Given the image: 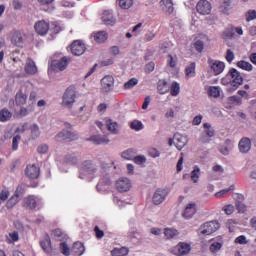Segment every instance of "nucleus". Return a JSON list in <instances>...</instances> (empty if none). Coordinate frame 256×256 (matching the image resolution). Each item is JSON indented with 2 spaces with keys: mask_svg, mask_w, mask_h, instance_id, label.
Returning <instances> with one entry per match:
<instances>
[{
  "mask_svg": "<svg viewBox=\"0 0 256 256\" xmlns=\"http://www.w3.org/2000/svg\"><path fill=\"white\" fill-rule=\"evenodd\" d=\"M221 83L224 86L230 85L234 89H239L243 85V76L241 72L235 68H231L228 73L221 79Z\"/></svg>",
  "mask_w": 256,
  "mask_h": 256,
  "instance_id": "1",
  "label": "nucleus"
},
{
  "mask_svg": "<svg viewBox=\"0 0 256 256\" xmlns=\"http://www.w3.org/2000/svg\"><path fill=\"white\" fill-rule=\"evenodd\" d=\"M65 71V55L63 53H56L52 56L51 61L48 62V75Z\"/></svg>",
  "mask_w": 256,
  "mask_h": 256,
  "instance_id": "2",
  "label": "nucleus"
},
{
  "mask_svg": "<svg viewBox=\"0 0 256 256\" xmlns=\"http://www.w3.org/2000/svg\"><path fill=\"white\" fill-rule=\"evenodd\" d=\"M207 63L211 73H213L215 77H217V75H221V73L225 71V62L223 61L208 58Z\"/></svg>",
  "mask_w": 256,
  "mask_h": 256,
  "instance_id": "3",
  "label": "nucleus"
},
{
  "mask_svg": "<svg viewBox=\"0 0 256 256\" xmlns=\"http://www.w3.org/2000/svg\"><path fill=\"white\" fill-rule=\"evenodd\" d=\"M70 51L75 57H81L87 51V45L83 40H74L70 45Z\"/></svg>",
  "mask_w": 256,
  "mask_h": 256,
  "instance_id": "4",
  "label": "nucleus"
},
{
  "mask_svg": "<svg viewBox=\"0 0 256 256\" xmlns=\"http://www.w3.org/2000/svg\"><path fill=\"white\" fill-rule=\"evenodd\" d=\"M115 86V78L111 75L104 76L101 79V93L107 95L113 91V87Z\"/></svg>",
  "mask_w": 256,
  "mask_h": 256,
  "instance_id": "5",
  "label": "nucleus"
},
{
  "mask_svg": "<svg viewBox=\"0 0 256 256\" xmlns=\"http://www.w3.org/2000/svg\"><path fill=\"white\" fill-rule=\"evenodd\" d=\"M75 99H77V88L75 85H71L66 89L65 107L71 109L73 103H75Z\"/></svg>",
  "mask_w": 256,
  "mask_h": 256,
  "instance_id": "6",
  "label": "nucleus"
},
{
  "mask_svg": "<svg viewBox=\"0 0 256 256\" xmlns=\"http://www.w3.org/2000/svg\"><path fill=\"white\" fill-rule=\"evenodd\" d=\"M23 195H25V190L23 187L18 186L14 195L11 196V198L6 203L7 209H13V207L17 205L19 201H21V197H23Z\"/></svg>",
  "mask_w": 256,
  "mask_h": 256,
  "instance_id": "7",
  "label": "nucleus"
},
{
  "mask_svg": "<svg viewBox=\"0 0 256 256\" xmlns=\"http://www.w3.org/2000/svg\"><path fill=\"white\" fill-rule=\"evenodd\" d=\"M167 195H169V188H158L152 197L154 205H161L167 199Z\"/></svg>",
  "mask_w": 256,
  "mask_h": 256,
  "instance_id": "8",
  "label": "nucleus"
},
{
  "mask_svg": "<svg viewBox=\"0 0 256 256\" xmlns=\"http://www.w3.org/2000/svg\"><path fill=\"white\" fill-rule=\"evenodd\" d=\"M218 229L219 224L217 221L206 222L200 227V235H212Z\"/></svg>",
  "mask_w": 256,
  "mask_h": 256,
  "instance_id": "9",
  "label": "nucleus"
},
{
  "mask_svg": "<svg viewBox=\"0 0 256 256\" xmlns=\"http://www.w3.org/2000/svg\"><path fill=\"white\" fill-rule=\"evenodd\" d=\"M211 9H213V7L211 6V2L207 0H200L196 4L197 13H199L200 15H209L211 13Z\"/></svg>",
  "mask_w": 256,
  "mask_h": 256,
  "instance_id": "10",
  "label": "nucleus"
},
{
  "mask_svg": "<svg viewBox=\"0 0 256 256\" xmlns=\"http://www.w3.org/2000/svg\"><path fill=\"white\" fill-rule=\"evenodd\" d=\"M174 255L183 256L191 252V245L185 242L178 243L172 250Z\"/></svg>",
  "mask_w": 256,
  "mask_h": 256,
  "instance_id": "11",
  "label": "nucleus"
},
{
  "mask_svg": "<svg viewBox=\"0 0 256 256\" xmlns=\"http://www.w3.org/2000/svg\"><path fill=\"white\" fill-rule=\"evenodd\" d=\"M116 189L120 193H127L131 189V180L122 177L116 181Z\"/></svg>",
  "mask_w": 256,
  "mask_h": 256,
  "instance_id": "12",
  "label": "nucleus"
},
{
  "mask_svg": "<svg viewBox=\"0 0 256 256\" xmlns=\"http://www.w3.org/2000/svg\"><path fill=\"white\" fill-rule=\"evenodd\" d=\"M41 204V198L37 196H28L24 199V207H26V209H36V207Z\"/></svg>",
  "mask_w": 256,
  "mask_h": 256,
  "instance_id": "13",
  "label": "nucleus"
},
{
  "mask_svg": "<svg viewBox=\"0 0 256 256\" xmlns=\"http://www.w3.org/2000/svg\"><path fill=\"white\" fill-rule=\"evenodd\" d=\"M34 29L38 35L44 36L46 33H49V23L45 20H39L35 23Z\"/></svg>",
  "mask_w": 256,
  "mask_h": 256,
  "instance_id": "14",
  "label": "nucleus"
},
{
  "mask_svg": "<svg viewBox=\"0 0 256 256\" xmlns=\"http://www.w3.org/2000/svg\"><path fill=\"white\" fill-rule=\"evenodd\" d=\"M25 174L29 179H38L40 174V169L35 164H30L26 167Z\"/></svg>",
  "mask_w": 256,
  "mask_h": 256,
  "instance_id": "15",
  "label": "nucleus"
},
{
  "mask_svg": "<svg viewBox=\"0 0 256 256\" xmlns=\"http://www.w3.org/2000/svg\"><path fill=\"white\" fill-rule=\"evenodd\" d=\"M52 237H54L56 241H61L60 250L62 255H65V242L63 241V239H65V234L61 232L60 229H55L52 231Z\"/></svg>",
  "mask_w": 256,
  "mask_h": 256,
  "instance_id": "16",
  "label": "nucleus"
},
{
  "mask_svg": "<svg viewBox=\"0 0 256 256\" xmlns=\"http://www.w3.org/2000/svg\"><path fill=\"white\" fill-rule=\"evenodd\" d=\"M157 91L159 95H167V93L170 91L169 82H167L165 79L158 80Z\"/></svg>",
  "mask_w": 256,
  "mask_h": 256,
  "instance_id": "17",
  "label": "nucleus"
},
{
  "mask_svg": "<svg viewBox=\"0 0 256 256\" xmlns=\"http://www.w3.org/2000/svg\"><path fill=\"white\" fill-rule=\"evenodd\" d=\"M197 213V204L189 203L183 213L184 219H191Z\"/></svg>",
  "mask_w": 256,
  "mask_h": 256,
  "instance_id": "18",
  "label": "nucleus"
},
{
  "mask_svg": "<svg viewBox=\"0 0 256 256\" xmlns=\"http://www.w3.org/2000/svg\"><path fill=\"white\" fill-rule=\"evenodd\" d=\"M174 145L178 151H181L185 145H187V138H185L181 134H175L174 135Z\"/></svg>",
  "mask_w": 256,
  "mask_h": 256,
  "instance_id": "19",
  "label": "nucleus"
},
{
  "mask_svg": "<svg viewBox=\"0 0 256 256\" xmlns=\"http://www.w3.org/2000/svg\"><path fill=\"white\" fill-rule=\"evenodd\" d=\"M80 171H82V173H88V175H93L97 169L93 166L91 161L86 160L82 163Z\"/></svg>",
  "mask_w": 256,
  "mask_h": 256,
  "instance_id": "20",
  "label": "nucleus"
},
{
  "mask_svg": "<svg viewBox=\"0 0 256 256\" xmlns=\"http://www.w3.org/2000/svg\"><path fill=\"white\" fill-rule=\"evenodd\" d=\"M91 37L95 41V43H105L109 35L105 31H98L92 33Z\"/></svg>",
  "mask_w": 256,
  "mask_h": 256,
  "instance_id": "21",
  "label": "nucleus"
},
{
  "mask_svg": "<svg viewBox=\"0 0 256 256\" xmlns=\"http://www.w3.org/2000/svg\"><path fill=\"white\" fill-rule=\"evenodd\" d=\"M238 147L241 153H249L251 151V140L249 138H242Z\"/></svg>",
  "mask_w": 256,
  "mask_h": 256,
  "instance_id": "22",
  "label": "nucleus"
},
{
  "mask_svg": "<svg viewBox=\"0 0 256 256\" xmlns=\"http://www.w3.org/2000/svg\"><path fill=\"white\" fill-rule=\"evenodd\" d=\"M88 141H91L94 145H107L109 138H107V136L94 135L91 136Z\"/></svg>",
  "mask_w": 256,
  "mask_h": 256,
  "instance_id": "23",
  "label": "nucleus"
},
{
  "mask_svg": "<svg viewBox=\"0 0 256 256\" xmlns=\"http://www.w3.org/2000/svg\"><path fill=\"white\" fill-rule=\"evenodd\" d=\"M102 21L104 25H115V17H113V13L109 10L103 12Z\"/></svg>",
  "mask_w": 256,
  "mask_h": 256,
  "instance_id": "24",
  "label": "nucleus"
},
{
  "mask_svg": "<svg viewBox=\"0 0 256 256\" xmlns=\"http://www.w3.org/2000/svg\"><path fill=\"white\" fill-rule=\"evenodd\" d=\"M11 43L12 45H16V47H23V34L19 31L14 32L11 38Z\"/></svg>",
  "mask_w": 256,
  "mask_h": 256,
  "instance_id": "25",
  "label": "nucleus"
},
{
  "mask_svg": "<svg viewBox=\"0 0 256 256\" xmlns=\"http://www.w3.org/2000/svg\"><path fill=\"white\" fill-rule=\"evenodd\" d=\"M65 127L66 129H68L66 130L65 134L66 141H77L79 136L77 135V133L73 132V129H71V124L66 123Z\"/></svg>",
  "mask_w": 256,
  "mask_h": 256,
  "instance_id": "26",
  "label": "nucleus"
},
{
  "mask_svg": "<svg viewBox=\"0 0 256 256\" xmlns=\"http://www.w3.org/2000/svg\"><path fill=\"white\" fill-rule=\"evenodd\" d=\"M72 253L77 256H81L85 253V245L81 242H75L72 246Z\"/></svg>",
  "mask_w": 256,
  "mask_h": 256,
  "instance_id": "27",
  "label": "nucleus"
},
{
  "mask_svg": "<svg viewBox=\"0 0 256 256\" xmlns=\"http://www.w3.org/2000/svg\"><path fill=\"white\" fill-rule=\"evenodd\" d=\"M25 72L28 73V75H35V73H37V66L35 65V62L33 60H27Z\"/></svg>",
  "mask_w": 256,
  "mask_h": 256,
  "instance_id": "28",
  "label": "nucleus"
},
{
  "mask_svg": "<svg viewBox=\"0 0 256 256\" xmlns=\"http://www.w3.org/2000/svg\"><path fill=\"white\" fill-rule=\"evenodd\" d=\"M160 3H161V5H163V7H162L163 11L168 13V15H171V13H173V11H175V8L173 7L172 0H161Z\"/></svg>",
  "mask_w": 256,
  "mask_h": 256,
  "instance_id": "29",
  "label": "nucleus"
},
{
  "mask_svg": "<svg viewBox=\"0 0 256 256\" xmlns=\"http://www.w3.org/2000/svg\"><path fill=\"white\" fill-rule=\"evenodd\" d=\"M135 155H137V150L129 148L122 152L121 157L122 159H126L127 161H133Z\"/></svg>",
  "mask_w": 256,
  "mask_h": 256,
  "instance_id": "30",
  "label": "nucleus"
},
{
  "mask_svg": "<svg viewBox=\"0 0 256 256\" xmlns=\"http://www.w3.org/2000/svg\"><path fill=\"white\" fill-rule=\"evenodd\" d=\"M105 124L107 126L108 131H110L111 133H119V124L117 122L112 121L111 119H107L105 121Z\"/></svg>",
  "mask_w": 256,
  "mask_h": 256,
  "instance_id": "31",
  "label": "nucleus"
},
{
  "mask_svg": "<svg viewBox=\"0 0 256 256\" xmlns=\"http://www.w3.org/2000/svg\"><path fill=\"white\" fill-rule=\"evenodd\" d=\"M197 65L195 64V62H191L186 68H185V76L187 77V79L191 78V77H195V75L197 74L195 72Z\"/></svg>",
  "mask_w": 256,
  "mask_h": 256,
  "instance_id": "32",
  "label": "nucleus"
},
{
  "mask_svg": "<svg viewBox=\"0 0 256 256\" xmlns=\"http://www.w3.org/2000/svg\"><path fill=\"white\" fill-rule=\"evenodd\" d=\"M40 245L45 253H51V238L45 236L44 240L40 241Z\"/></svg>",
  "mask_w": 256,
  "mask_h": 256,
  "instance_id": "33",
  "label": "nucleus"
},
{
  "mask_svg": "<svg viewBox=\"0 0 256 256\" xmlns=\"http://www.w3.org/2000/svg\"><path fill=\"white\" fill-rule=\"evenodd\" d=\"M112 256H127L129 255V248L122 247V248H114L111 251Z\"/></svg>",
  "mask_w": 256,
  "mask_h": 256,
  "instance_id": "34",
  "label": "nucleus"
},
{
  "mask_svg": "<svg viewBox=\"0 0 256 256\" xmlns=\"http://www.w3.org/2000/svg\"><path fill=\"white\" fill-rule=\"evenodd\" d=\"M30 137L31 139H39V137L41 136V130L39 129V125L37 124H32L30 126Z\"/></svg>",
  "mask_w": 256,
  "mask_h": 256,
  "instance_id": "35",
  "label": "nucleus"
},
{
  "mask_svg": "<svg viewBox=\"0 0 256 256\" xmlns=\"http://www.w3.org/2000/svg\"><path fill=\"white\" fill-rule=\"evenodd\" d=\"M236 65L243 71H253V65L245 60L238 61Z\"/></svg>",
  "mask_w": 256,
  "mask_h": 256,
  "instance_id": "36",
  "label": "nucleus"
},
{
  "mask_svg": "<svg viewBox=\"0 0 256 256\" xmlns=\"http://www.w3.org/2000/svg\"><path fill=\"white\" fill-rule=\"evenodd\" d=\"M169 91L172 97H177V95L181 93V86L179 85L178 82H172Z\"/></svg>",
  "mask_w": 256,
  "mask_h": 256,
  "instance_id": "37",
  "label": "nucleus"
},
{
  "mask_svg": "<svg viewBox=\"0 0 256 256\" xmlns=\"http://www.w3.org/2000/svg\"><path fill=\"white\" fill-rule=\"evenodd\" d=\"M15 101L18 105H25L27 103V95L23 94V91H19L16 94Z\"/></svg>",
  "mask_w": 256,
  "mask_h": 256,
  "instance_id": "38",
  "label": "nucleus"
},
{
  "mask_svg": "<svg viewBox=\"0 0 256 256\" xmlns=\"http://www.w3.org/2000/svg\"><path fill=\"white\" fill-rule=\"evenodd\" d=\"M164 235H165L166 239H173L174 237H177V235H179V231H177V229H173V228H166L164 230Z\"/></svg>",
  "mask_w": 256,
  "mask_h": 256,
  "instance_id": "39",
  "label": "nucleus"
},
{
  "mask_svg": "<svg viewBox=\"0 0 256 256\" xmlns=\"http://www.w3.org/2000/svg\"><path fill=\"white\" fill-rule=\"evenodd\" d=\"M199 177H201V169H199L198 166H195L193 171L191 172V179L193 183H198Z\"/></svg>",
  "mask_w": 256,
  "mask_h": 256,
  "instance_id": "40",
  "label": "nucleus"
},
{
  "mask_svg": "<svg viewBox=\"0 0 256 256\" xmlns=\"http://www.w3.org/2000/svg\"><path fill=\"white\" fill-rule=\"evenodd\" d=\"M11 112H9V110L7 109H3L0 111V121L2 123H5L6 121H9V119L11 118Z\"/></svg>",
  "mask_w": 256,
  "mask_h": 256,
  "instance_id": "41",
  "label": "nucleus"
},
{
  "mask_svg": "<svg viewBox=\"0 0 256 256\" xmlns=\"http://www.w3.org/2000/svg\"><path fill=\"white\" fill-rule=\"evenodd\" d=\"M222 247H223V243L215 241L210 245L209 250L211 253H219Z\"/></svg>",
  "mask_w": 256,
  "mask_h": 256,
  "instance_id": "42",
  "label": "nucleus"
},
{
  "mask_svg": "<svg viewBox=\"0 0 256 256\" xmlns=\"http://www.w3.org/2000/svg\"><path fill=\"white\" fill-rule=\"evenodd\" d=\"M121 9H131L133 7V0H118Z\"/></svg>",
  "mask_w": 256,
  "mask_h": 256,
  "instance_id": "43",
  "label": "nucleus"
},
{
  "mask_svg": "<svg viewBox=\"0 0 256 256\" xmlns=\"http://www.w3.org/2000/svg\"><path fill=\"white\" fill-rule=\"evenodd\" d=\"M204 129H206L203 133L206 134L208 137H215V130L211 128L209 123L203 124Z\"/></svg>",
  "mask_w": 256,
  "mask_h": 256,
  "instance_id": "44",
  "label": "nucleus"
},
{
  "mask_svg": "<svg viewBox=\"0 0 256 256\" xmlns=\"http://www.w3.org/2000/svg\"><path fill=\"white\" fill-rule=\"evenodd\" d=\"M130 128L133 129V131H141L143 129V122L134 120L131 122Z\"/></svg>",
  "mask_w": 256,
  "mask_h": 256,
  "instance_id": "45",
  "label": "nucleus"
},
{
  "mask_svg": "<svg viewBox=\"0 0 256 256\" xmlns=\"http://www.w3.org/2000/svg\"><path fill=\"white\" fill-rule=\"evenodd\" d=\"M137 83H139L137 78H131L129 81L124 83V89H133Z\"/></svg>",
  "mask_w": 256,
  "mask_h": 256,
  "instance_id": "46",
  "label": "nucleus"
},
{
  "mask_svg": "<svg viewBox=\"0 0 256 256\" xmlns=\"http://www.w3.org/2000/svg\"><path fill=\"white\" fill-rule=\"evenodd\" d=\"M235 35V32L233 31V28H227L222 35L223 39H233Z\"/></svg>",
  "mask_w": 256,
  "mask_h": 256,
  "instance_id": "47",
  "label": "nucleus"
},
{
  "mask_svg": "<svg viewBox=\"0 0 256 256\" xmlns=\"http://www.w3.org/2000/svg\"><path fill=\"white\" fill-rule=\"evenodd\" d=\"M167 63L169 65V67H171L172 69H175V67H177V57L173 56V55H168V60Z\"/></svg>",
  "mask_w": 256,
  "mask_h": 256,
  "instance_id": "48",
  "label": "nucleus"
},
{
  "mask_svg": "<svg viewBox=\"0 0 256 256\" xmlns=\"http://www.w3.org/2000/svg\"><path fill=\"white\" fill-rule=\"evenodd\" d=\"M193 45L198 53H203V50L205 49V43H203V41L197 40Z\"/></svg>",
  "mask_w": 256,
  "mask_h": 256,
  "instance_id": "49",
  "label": "nucleus"
},
{
  "mask_svg": "<svg viewBox=\"0 0 256 256\" xmlns=\"http://www.w3.org/2000/svg\"><path fill=\"white\" fill-rule=\"evenodd\" d=\"M234 190H235V185H231L229 188L223 189V190L217 192L215 194V197L221 198V197H223V195H227V193H229V191H234Z\"/></svg>",
  "mask_w": 256,
  "mask_h": 256,
  "instance_id": "50",
  "label": "nucleus"
},
{
  "mask_svg": "<svg viewBox=\"0 0 256 256\" xmlns=\"http://www.w3.org/2000/svg\"><path fill=\"white\" fill-rule=\"evenodd\" d=\"M19 141H21V135H16L12 139V149L13 151H17L19 149Z\"/></svg>",
  "mask_w": 256,
  "mask_h": 256,
  "instance_id": "51",
  "label": "nucleus"
},
{
  "mask_svg": "<svg viewBox=\"0 0 256 256\" xmlns=\"http://www.w3.org/2000/svg\"><path fill=\"white\" fill-rule=\"evenodd\" d=\"M229 102L232 103V105H241L243 103V98L239 96H230Z\"/></svg>",
  "mask_w": 256,
  "mask_h": 256,
  "instance_id": "52",
  "label": "nucleus"
},
{
  "mask_svg": "<svg viewBox=\"0 0 256 256\" xmlns=\"http://www.w3.org/2000/svg\"><path fill=\"white\" fill-rule=\"evenodd\" d=\"M222 211H224L226 215H233L235 212V206L228 204L222 208Z\"/></svg>",
  "mask_w": 256,
  "mask_h": 256,
  "instance_id": "53",
  "label": "nucleus"
},
{
  "mask_svg": "<svg viewBox=\"0 0 256 256\" xmlns=\"http://www.w3.org/2000/svg\"><path fill=\"white\" fill-rule=\"evenodd\" d=\"M219 95H221V92L219 91V88L213 86V87H210L209 89V96L210 97H219Z\"/></svg>",
  "mask_w": 256,
  "mask_h": 256,
  "instance_id": "54",
  "label": "nucleus"
},
{
  "mask_svg": "<svg viewBox=\"0 0 256 256\" xmlns=\"http://www.w3.org/2000/svg\"><path fill=\"white\" fill-rule=\"evenodd\" d=\"M225 59L227 63H233V60L235 59V53H233L231 49H228L226 51Z\"/></svg>",
  "mask_w": 256,
  "mask_h": 256,
  "instance_id": "55",
  "label": "nucleus"
},
{
  "mask_svg": "<svg viewBox=\"0 0 256 256\" xmlns=\"http://www.w3.org/2000/svg\"><path fill=\"white\" fill-rule=\"evenodd\" d=\"M236 209L239 213H245L247 206L241 201H236Z\"/></svg>",
  "mask_w": 256,
  "mask_h": 256,
  "instance_id": "56",
  "label": "nucleus"
},
{
  "mask_svg": "<svg viewBox=\"0 0 256 256\" xmlns=\"http://www.w3.org/2000/svg\"><path fill=\"white\" fill-rule=\"evenodd\" d=\"M232 0H223L221 8L223 9V13H227L229 9H231Z\"/></svg>",
  "mask_w": 256,
  "mask_h": 256,
  "instance_id": "57",
  "label": "nucleus"
},
{
  "mask_svg": "<svg viewBox=\"0 0 256 256\" xmlns=\"http://www.w3.org/2000/svg\"><path fill=\"white\" fill-rule=\"evenodd\" d=\"M133 161L136 163V165H143V163L147 161V158H145L143 155L134 156Z\"/></svg>",
  "mask_w": 256,
  "mask_h": 256,
  "instance_id": "58",
  "label": "nucleus"
},
{
  "mask_svg": "<svg viewBox=\"0 0 256 256\" xmlns=\"http://www.w3.org/2000/svg\"><path fill=\"white\" fill-rule=\"evenodd\" d=\"M234 242L238 245H247V237H245V235H240Z\"/></svg>",
  "mask_w": 256,
  "mask_h": 256,
  "instance_id": "59",
  "label": "nucleus"
},
{
  "mask_svg": "<svg viewBox=\"0 0 256 256\" xmlns=\"http://www.w3.org/2000/svg\"><path fill=\"white\" fill-rule=\"evenodd\" d=\"M144 71L145 73H153V71H155V63L149 62L148 64H146Z\"/></svg>",
  "mask_w": 256,
  "mask_h": 256,
  "instance_id": "60",
  "label": "nucleus"
},
{
  "mask_svg": "<svg viewBox=\"0 0 256 256\" xmlns=\"http://www.w3.org/2000/svg\"><path fill=\"white\" fill-rule=\"evenodd\" d=\"M254 19H256V11L255 10H249L246 13V21H253Z\"/></svg>",
  "mask_w": 256,
  "mask_h": 256,
  "instance_id": "61",
  "label": "nucleus"
},
{
  "mask_svg": "<svg viewBox=\"0 0 256 256\" xmlns=\"http://www.w3.org/2000/svg\"><path fill=\"white\" fill-rule=\"evenodd\" d=\"M37 151H38V153L45 154L49 151V146L47 144H42V145L38 146Z\"/></svg>",
  "mask_w": 256,
  "mask_h": 256,
  "instance_id": "62",
  "label": "nucleus"
},
{
  "mask_svg": "<svg viewBox=\"0 0 256 256\" xmlns=\"http://www.w3.org/2000/svg\"><path fill=\"white\" fill-rule=\"evenodd\" d=\"M66 163H68L69 165L77 164V157L71 156V155L67 156L66 157Z\"/></svg>",
  "mask_w": 256,
  "mask_h": 256,
  "instance_id": "63",
  "label": "nucleus"
},
{
  "mask_svg": "<svg viewBox=\"0 0 256 256\" xmlns=\"http://www.w3.org/2000/svg\"><path fill=\"white\" fill-rule=\"evenodd\" d=\"M199 141H200V143H210L211 138L202 132Z\"/></svg>",
  "mask_w": 256,
  "mask_h": 256,
  "instance_id": "64",
  "label": "nucleus"
}]
</instances>
